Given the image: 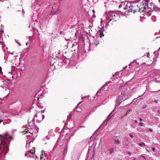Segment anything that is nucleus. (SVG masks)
<instances>
[{"mask_svg": "<svg viewBox=\"0 0 160 160\" xmlns=\"http://www.w3.org/2000/svg\"><path fill=\"white\" fill-rule=\"evenodd\" d=\"M2 72V68L1 67H0V73Z\"/></svg>", "mask_w": 160, "mask_h": 160, "instance_id": "nucleus-25", "label": "nucleus"}, {"mask_svg": "<svg viewBox=\"0 0 160 160\" xmlns=\"http://www.w3.org/2000/svg\"><path fill=\"white\" fill-rule=\"evenodd\" d=\"M68 117L69 118H70L71 117V115L70 114L68 116Z\"/></svg>", "mask_w": 160, "mask_h": 160, "instance_id": "nucleus-24", "label": "nucleus"}, {"mask_svg": "<svg viewBox=\"0 0 160 160\" xmlns=\"http://www.w3.org/2000/svg\"><path fill=\"white\" fill-rule=\"evenodd\" d=\"M124 145L125 146H128V143L127 142H125L124 144Z\"/></svg>", "mask_w": 160, "mask_h": 160, "instance_id": "nucleus-20", "label": "nucleus"}, {"mask_svg": "<svg viewBox=\"0 0 160 160\" xmlns=\"http://www.w3.org/2000/svg\"><path fill=\"white\" fill-rule=\"evenodd\" d=\"M121 87H122H122L120 86V88Z\"/></svg>", "mask_w": 160, "mask_h": 160, "instance_id": "nucleus-39", "label": "nucleus"}, {"mask_svg": "<svg viewBox=\"0 0 160 160\" xmlns=\"http://www.w3.org/2000/svg\"><path fill=\"white\" fill-rule=\"evenodd\" d=\"M139 145L141 147L143 145L145 146V144L143 143H139Z\"/></svg>", "mask_w": 160, "mask_h": 160, "instance_id": "nucleus-17", "label": "nucleus"}, {"mask_svg": "<svg viewBox=\"0 0 160 160\" xmlns=\"http://www.w3.org/2000/svg\"><path fill=\"white\" fill-rule=\"evenodd\" d=\"M155 118V119H156V118H157V117H156V118Z\"/></svg>", "mask_w": 160, "mask_h": 160, "instance_id": "nucleus-40", "label": "nucleus"}, {"mask_svg": "<svg viewBox=\"0 0 160 160\" xmlns=\"http://www.w3.org/2000/svg\"><path fill=\"white\" fill-rule=\"evenodd\" d=\"M154 102L155 103H157V101L156 100H154Z\"/></svg>", "mask_w": 160, "mask_h": 160, "instance_id": "nucleus-32", "label": "nucleus"}, {"mask_svg": "<svg viewBox=\"0 0 160 160\" xmlns=\"http://www.w3.org/2000/svg\"><path fill=\"white\" fill-rule=\"evenodd\" d=\"M148 59V57L144 56L140 58L137 59L136 62L134 61L133 62L131 63V64H132L137 63L138 65H141L144 64H145Z\"/></svg>", "mask_w": 160, "mask_h": 160, "instance_id": "nucleus-3", "label": "nucleus"}, {"mask_svg": "<svg viewBox=\"0 0 160 160\" xmlns=\"http://www.w3.org/2000/svg\"><path fill=\"white\" fill-rule=\"evenodd\" d=\"M126 68V67H124V69H125Z\"/></svg>", "mask_w": 160, "mask_h": 160, "instance_id": "nucleus-41", "label": "nucleus"}, {"mask_svg": "<svg viewBox=\"0 0 160 160\" xmlns=\"http://www.w3.org/2000/svg\"><path fill=\"white\" fill-rule=\"evenodd\" d=\"M149 130H150V131L151 132H152V129H151V128H149Z\"/></svg>", "mask_w": 160, "mask_h": 160, "instance_id": "nucleus-26", "label": "nucleus"}, {"mask_svg": "<svg viewBox=\"0 0 160 160\" xmlns=\"http://www.w3.org/2000/svg\"><path fill=\"white\" fill-rule=\"evenodd\" d=\"M128 92L127 91H126L125 92H122L121 93V96L119 97L118 98V99L119 100H122L124 101L127 99L128 96Z\"/></svg>", "mask_w": 160, "mask_h": 160, "instance_id": "nucleus-4", "label": "nucleus"}, {"mask_svg": "<svg viewBox=\"0 0 160 160\" xmlns=\"http://www.w3.org/2000/svg\"><path fill=\"white\" fill-rule=\"evenodd\" d=\"M104 88V87L103 86H102L101 87V88L98 90L97 92V94L98 93H100V92L103 89V88Z\"/></svg>", "mask_w": 160, "mask_h": 160, "instance_id": "nucleus-12", "label": "nucleus"}, {"mask_svg": "<svg viewBox=\"0 0 160 160\" xmlns=\"http://www.w3.org/2000/svg\"><path fill=\"white\" fill-rule=\"evenodd\" d=\"M130 136L132 138L133 137V136L132 135H130Z\"/></svg>", "mask_w": 160, "mask_h": 160, "instance_id": "nucleus-27", "label": "nucleus"}, {"mask_svg": "<svg viewBox=\"0 0 160 160\" xmlns=\"http://www.w3.org/2000/svg\"><path fill=\"white\" fill-rule=\"evenodd\" d=\"M121 119H122L123 118V117L122 116L121 117Z\"/></svg>", "mask_w": 160, "mask_h": 160, "instance_id": "nucleus-37", "label": "nucleus"}, {"mask_svg": "<svg viewBox=\"0 0 160 160\" xmlns=\"http://www.w3.org/2000/svg\"><path fill=\"white\" fill-rule=\"evenodd\" d=\"M107 21H108L109 25H115L116 24L117 21H113L112 19H108L107 18Z\"/></svg>", "mask_w": 160, "mask_h": 160, "instance_id": "nucleus-6", "label": "nucleus"}, {"mask_svg": "<svg viewBox=\"0 0 160 160\" xmlns=\"http://www.w3.org/2000/svg\"><path fill=\"white\" fill-rule=\"evenodd\" d=\"M140 120L141 121H142V119L141 118H140Z\"/></svg>", "mask_w": 160, "mask_h": 160, "instance_id": "nucleus-31", "label": "nucleus"}, {"mask_svg": "<svg viewBox=\"0 0 160 160\" xmlns=\"http://www.w3.org/2000/svg\"><path fill=\"white\" fill-rule=\"evenodd\" d=\"M35 150L34 149H33L32 150H31L29 151V152L30 153L33 154L35 152Z\"/></svg>", "mask_w": 160, "mask_h": 160, "instance_id": "nucleus-13", "label": "nucleus"}, {"mask_svg": "<svg viewBox=\"0 0 160 160\" xmlns=\"http://www.w3.org/2000/svg\"><path fill=\"white\" fill-rule=\"evenodd\" d=\"M0 136L1 137L0 144V150L3 149V151H5V153H6L8 152V147L10 141L12 138L11 137L7 134H5L3 136L0 135Z\"/></svg>", "mask_w": 160, "mask_h": 160, "instance_id": "nucleus-1", "label": "nucleus"}, {"mask_svg": "<svg viewBox=\"0 0 160 160\" xmlns=\"http://www.w3.org/2000/svg\"><path fill=\"white\" fill-rule=\"evenodd\" d=\"M117 136H114L113 138L115 143V144H119L121 142L119 140V139L117 138Z\"/></svg>", "mask_w": 160, "mask_h": 160, "instance_id": "nucleus-8", "label": "nucleus"}, {"mask_svg": "<svg viewBox=\"0 0 160 160\" xmlns=\"http://www.w3.org/2000/svg\"><path fill=\"white\" fill-rule=\"evenodd\" d=\"M125 2H122L121 4L119 5V8H120L122 7L124 9H126V6H125Z\"/></svg>", "mask_w": 160, "mask_h": 160, "instance_id": "nucleus-9", "label": "nucleus"}, {"mask_svg": "<svg viewBox=\"0 0 160 160\" xmlns=\"http://www.w3.org/2000/svg\"><path fill=\"white\" fill-rule=\"evenodd\" d=\"M128 115V114H127V113H125L124 115V116H127V115Z\"/></svg>", "mask_w": 160, "mask_h": 160, "instance_id": "nucleus-30", "label": "nucleus"}, {"mask_svg": "<svg viewBox=\"0 0 160 160\" xmlns=\"http://www.w3.org/2000/svg\"><path fill=\"white\" fill-rule=\"evenodd\" d=\"M156 40L159 43H160V37H159L158 38H156Z\"/></svg>", "mask_w": 160, "mask_h": 160, "instance_id": "nucleus-16", "label": "nucleus"}, {"mask_svg": "<svg viewBox=\"0 0 160 160\" xmlns=\"http://www.w3.org/2000/svg\"><path fill=\"white\" fill-rule=\"evenodd\" d=\"M129 8L128 11L129 12H133L134 13L138 12H142L144 9H146V8H145L144 2H142L132 3L130 6Z\"/></svg>", "mask_w": 160, "mask_h": 160, "instance_id": "nucleus-2", "label": "nucleus"}, {"mask_svg": "<svg viewBox=\"0 0 160 160\" xmlns=\"http://www.w3.org/2000/svg\"><path fill=\"white\" fill-rule=\"evenodd\" d=\"M158 50H160V47L159 48Z\"/></svg>", "mask_w": 160, "mask_h": 160, "instance_id": "nucleus-38", "label": "nucleus"}, {"mask_svg": "<svg viewBox=\"0 0 160 160\" xmlns=\"http://www.w3.org/2000/svg\"><path fill=\"white\" fill-rule=\"evenodd\" d=\"M92 11L93 12V13H94V12H95L94 10H93Z\"/></svg>", "mask_w": 160, "mask_h": 160, "instance_id": "nucleus-36", "label": "nucleus"}, {"mask_svg": "<svg viewBox=\"0 0 160 160\" xmlns=\"http://www.w3.org/2000/svg\"><path fill=\"white\" fill-rule=\"evenodd\" d=\"M147 106L146 105H145L144 106H143L142 107V108H146L147 107Z\"/></svg>", "mask_w": 160, "mask_h": 160, "instance_id": "nucleus-19", "label": "nucleus"}, {"mask_svg": "<svg viewBox=\"0 0 160 160\" xmlns=\"http://www.w3.org/2000/svg\"><path fill=\"white\" fill-rule=\"evenodd\" d=\"M132 109H129L127 111V113L128 114H129L131 112H132Z\"/></svg>", "mask_w": 160, "mask_h": 160, "instance_id": "nucleus-15", "label": "nucleus"}, {"mask_svg": "<svg viewBox=\"0 0 160 160\" xmlns=\"http://www.w3.org/2000/svg\"><path fill=\"white\" fill-rule=\"evenodd\" d=\"M135 122L136 123H137V120H135Z\"/></svg>", "mask_w": 160, "mask_h": 160, "instance_id": "nucleus-35", "label": "nucleus"}, {"mask_svg": "<svg viewBox=\"0 0 160 160\" xmlns=\"http://www.w3.org/2000/svg\"><path fill=\"white\" fill-rule=\"evenodd\" d=\"M127 154H128L130 156L131 155V153L129 152L127 153Z\"/></svg>", "mask_w": 160, "mask_h": 160, "instance_id": "nucleus-21", "label": "nucleus"}, {"mask_svg": "<svg viewBox=\"0 0 160 160\" xmlns=\"http://www.w3.org/2000/svg\"><path fill=\"white\" fill-rule=\"evenodd\" d=\"M152 150L153 151H154L155 150V148H152Z\"/></svg>", "mask_w": 160, "mask_h": 160, "instance_id": "nucleus-28", "label": "nucleus"}, {"mask_svg": "<svg viewBox=\"0 0 160 160\" xmlns=\"http://www.w3.org/2000/svg\"><path fill=\"white\" fill-rule=\"evenodd\" d=\"M3 122L2 120H0V123H1V122Z\"/></svg>", "mask_w": 160, "mask_h": 160, "instance_id": "nucleus-33", "label": "nucleus"}, {"mask_svg": "<svg viewBox=\"0 0 160 160\" xmlns=\"http://www.w3.org/2000/svg\"><path fill=\"white\" fill-rule=\"evenodd\" d=\"M139 125H140V126H142L143 123H142V122H140V123H139Z\"/></svg>", "mask_w": 160, "mask_h": 160, "instance_id": "nucleus-23", "label": "nucleus"}, {"mask_svg": "<svg viewBox=\"0 0 160 160\" xmlns=\"http://www.w3.org/2000/svg\"><path fill=\"white\" fill-rule=\"evenodd\" d=\"M3 33V31L2 30H0V34H1V36L2 35V34Z\"/></svg>", "mask_w": 160, "mask_h": 160, "instance_id": "nucleus-18", "label": "nucleus"}, {"mask_svg": "<svg viewBox=\"0 0 160 160\" xmlns=\"http://www.w3.org/2000/svg\"><path fill=\"white\" fill-rule=\"evenodd\" d=\"M158 113H159L160 112V110H158Z\"/></svg>", "mask_w": 160, "mask_h": 160, "instance_id": "nucleus-34", "label": "nucleus"}, {"mask_svg": "<svg viewBox=\"0 0 160 160\" xmlns=\"http://www.w3.org/2000/svg\"><path fill=\"white\" fill-rule=\"evenodd\" d=\"M4 43L3 42V38H2L1 36L0 37V44L1 45H3Z\"/></svg>", "mask_w": 160, "mask_h": 160, "instance_id": "nucleus-10", "label": "nucleus"}, {"mask_svg": "<svg viewBox=\"0 0 160 160\" xmlns=\"http://www.w3.org/2000/svg\"><path fill=\"white\" fill-rule=\"evenodd\" d=\"M105 31L104 28L103 27L101 28V29L98 31L100 33V38H102L104 36V35L103 34V31Z\"/></svg>", "mask_w": 160, "mask_h": 160, "instance_id": "nucleus-7", "label": "nucleus"}, {"mask_svg": "<svg viewBox=\"0 0 160 160\" xmlns=\"http://www.w3.org/2000/svg\"><path fill=\"white\" fill-rule=\"evenodd\" d=\"M113 152V149H112V151H110V153H112Z\"/></svg>", "mask_w": 160, "mask_h": 160, "instance_id": "nucleus-29", "label": "nucleus"}, {"mask_svg": "<svg viewBox=\"0 0 160 160\" xmlns=\"http://www.w3.org/2000/svg\"><path fill=\"white\" fill-rule=\"evenodd\" d=\"M116 16H118V15L114 13H112L110 14V16H109L107 18L111 20L112 19L113 21H117V19L116 18Z\"/></svg>", "mask_w": 160, "mask_h": 160, "instance_id": "nucleus-5", "label": "nucleus"}, {"mask_svg": "<svg viewBox=\"0 0 160 160\" xmlns=\"http://www.w3.org/2000/svg\"><path fill=\"white\" fill-rule=\"evenodd\" d=\"M141 156L142 158H144V159H146V158H145V157L144 156H143L142 155H141Z\"/></svg>", "mask_w": 160, "mask_h": 160, "instance_id": "nucleus-22", "label": "nucleus"}, {"mask_svg": "<svg viewBox=\"0 0 160 160\" xmlns=\"http://www.w3.org/2000/svg\"><path fill=\"white\" fill-rule=\"evenodd\" d=\"M145 2V7L146 6H148V3L150 1L149 0H144Z\"/></svg>", "mask_w": 160, "mask_h": 160, "instance_id": "nucleus-11", "label": "nucleus"}, {"mask_svg": "<svg viewBox=\"0 0 160 160\" xmlns=\"http://www.w3.org/2000/svg\"><path fill=\"white\" fill-rule=\"evenodd\" d=\"M28 153H27V154H26V155H28Z\"/></svg>", "mask_w": 160, "mask_h": 160, "instance_id": "nucleus-42", "label": "nucleus"}, {"mask_svg": "<svg viewBox=\"0 0 160 160\" xmlns=\"http://www.w3.org/2000/svg\"><path fill=\"white\" fill-rule=\"evenodd\" d=\"M110 114H110V115L108 116L106 120V121H108L111 118V117L110 116Z\"/></svg>", "mask_w": 160, "mask_h": 160, "instance_id": "nucleus-14", "label": "nucleus"}]
</instances>
